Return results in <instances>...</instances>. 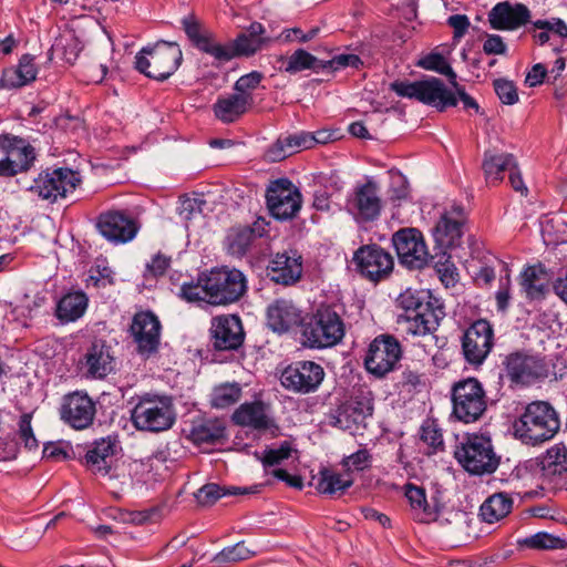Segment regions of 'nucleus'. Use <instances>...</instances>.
I'll return each mask as SVG.
<instances>
[{
	"instance_id": "50",
	"label": "nucleus",
	"mask_w": 567,
	"mask_h": 567,
	"mask_svg": "<svg viewBox=\"0 0 567 567\" xmlns=\"http://www.w3.org/2000/svg\"><path fill=\"white\" fill-rule=\"evenodd\" d=\"M179 297L187 302H207L208 291L205 282L202 280V274L198 275L196 281L184 282L181 286Z\"/></svg>"
},
{
	"instance_id": "42",
	"label": "nucleus",
	"mask_w": 567,
	"mask_h": 567,
	"mask_svg": "<svg viewBox=\"0 0 567 567\" xmlns=\"http://www.w3.org/2000/svg\"><path fill=\"white\" fill-rule=\"evenodd\" d=\"M329 424L343 431H352L365 419L363 408L358 402H346L332 410L329 415Z\"/></svg>"
},
{
	"instance_id": "34",
	"label": "nucleus",
	"mask_w": 567,
	"mask_h": 567,
	"mask_svg": "<svg viewBox=\"0 0 567 567\" xmlns=\"http://www.w3.org/2000/svg\"><path fill=\"white\" fill-rule=\"evenodd\" d=\"M520 286L530 300H543L549 290L550 275L542 264L526 267L520 276Z\"/></svg>"
},
{
	"instance_id": "20",
	"label": "nucleus",
	"mask_w": 567,
	"mask_h": 567,
	"mask_svg": "<svg viewBox=\"0 0 567 567\" xmlns=\"http://www.w3.org/2000/svg\"><path fill=\"white\" fill-rule=\"evenodd\" d=\"M95 413V403L87 393L75 391L63 396L60 416L72 429H87L93 424Z\"/></svg>"
},
{
	"instance_id": "25",
	"label": "nucleus",
	"mask_w": 567,
	"mask_h": 567,
	"mask_svg": "<svg viewBox=\"0 0 567 567\" xmlns=\"http://www.w3.org/2000/svg\"><path fill=\"white\" fill-rule=\"evenodd\" d=\"M536 471L548 484L560 485L567 477V447L563 443L550 446L535 460Z\"/></svg>"
},
{
	"instance_id": "58",
	"label": "nucleus",
	"mask_w": 567,
	"mask_h": 567,
	"mask_svg": "<svg viewBox=\"0 0 567 567\" xmlns=\"http://www.w3.org/2000/svg\"><path fill=\"white\" fill-rule=\"evenodd\" d=\"M362 64V60L357 54H339L330 60L323 61L322 71L334 72L348 66L359 69Z\"/></svg>"
},
{
	"instance_id": "39",
	"label": "nucleus",
	"mask_w": 567,
	"mask_h": 567,
	"mask_svg": "<svg viewBox=\"0 0 567 567\" xmlns=\"http://www.w3.org/2000/svg\"><path fill=\"white\" fill-rule=\"evenodd\" d=\"M235 424L255 430H268L272 420L267 415L261 401L241 404L231 416Z\"/></svg>"
},
{
	"instance_id": "32",
	"label": "nucleus",
	"mask_w": 567,
	"mask_h": 567,
	"mask_svg": "<svg viewBox=\"0 0 567 567\" xmlns=\"http://www.w3.org/2000/svg\"><path fill=\"white\" fill-rule=\"evenodd\" d=\"M311 132L300 131L293 134L281 135L267 150L266 158L270 162H280L286 157L302 151L311 148Z\"/></svg>"
},
{
	"instance_id": "41",
	"label": "nucleus",
	"mask_w": 567,
	"mask_h": 567,
	"mask_svg": "<svg viewBox=\"0 0 567 567\" xmlns=\"http://www.w3.org/2000/svg\"><path fill=\"white\" fill-rule=\"evenodd\" d=\"M261 485H252L251 487L220 486L215 483L203 485L195 497L200 505L209 506L215 504L224 496H237L259 493Z\"/></svg>"
},
{
	"instance_id": "54",
	"label": "nucleus",
	"mask_w": 567,
	"mask_h": 567,
	"mask_svg": "<svg viewBox=\"0 0 567 567\" xmlns=\"http://www.w3.org/2000/svg\"><path fill=\"white\" fill-rule=\"evenodd\" d=\"M52 49L56 52H61L62 59L72 64L78 59L79 52L81 51L78 39L73 35L60 37L55 40Z\"/></svg>"
},
{
	"instance_id": "63",
	"label": "nucleus",
	"mask_w": 567,
	"mask_h": 567,
	"mask_svg": "<svg viewBox=\"0 0 567 567\" xmlns=\"http://www.w3.org/2000/svg\"><path fill=\"white\" fill-rule=\"evenodd\" d=\"M318 32H319L318 28H312L308 32H303L299 28H292V29H287V30L282 31V33L280 34V38H282L284 41H286V42H291V41L298 40L301 43H306V42H309L310 40H312L313 38H316Z\"/></svg>"
},
{
	"instance_id": "26",
	"label": "nucleus",
	"mask_w": 567,
	"mask_h": 567,
	"mask_svg": "<svg viewBox=\"0 0 567 567\" xmlns=\"http://www.w3.org/2000/svg\"><path fill=\"white\" fill-rule=\"evenodd\" d=\"M266 275L277 285L292 286L301 278L302 258L297 252H278L269 260Z\"/></svg>"
},
{
	"instance_id": "53",
	"label": "nucleus",
	"mask_w": 567,
	"mask_h": 567,
	"mask_svg": "<svg viewBox=\"0 0 567 567\" xmlns=\"http://www.w3.org/2000/svg\"><path fill=\"white\" fill-rule=\"evenodd\" d=\"M183 29L189 41L199 50L212 37L209 32L203 31L199 22L193 17L187 16L182 20Z\"/></svg>"
},
{
	"instance_id": "51",
	"label": "nucleus",
	"mask_w": 567,
	"mask_h": 567,
	"mask_svg": "<svg viewBox=\"0 0 567 567\" xmlns=\"http://www.w3.org/2000/svg\"><path fill=\"white\" fill-rule=\"evenodd\" d=\"M199 51L212 55L219 64L227 63L235 58L230 41L221 44L216 42L213 37L206 41Z\"/></svg>"
},
{
	"instance_id": "5",
	"label": "nucleus",
	"mask_w": 567,
	"mask_h": 567,
	"mask_svg": "<svg viewBox=\"0 0 567 567\" xmlns=\"http://www.w3.org/2000/svg\"><path fill=\"white\" fill-rule=\"evenodd\" d=\"M202 280L208 291L207 303L227 306L237 302L248 289L246 276L236 268L214 267L202 272Z\"/></svg>"
},
{
	"instance_id": "9",
	"label": "nucleus",
	"mask_w": 567,
	"mask_h": 567,
	"mask_svg": "<svg viewBox=\"0 0 567 567\" xmlns=\"http://www.w3.org/2000/svg\"><path fill=\"white\" fill-rule=\"evenodd\" d=\"M451 401L452 416L466 424L478 421L487 409L483 384L473 377L453 383Z\"/></svg>"
},
{
	"instance_id": "19",
	"label": "nucleus",
	"mask_w": 567,
	"mask_h": 567,
	"mask_svg": "<svg viewBox=\"0 0 567 567\" xmlns=\"http://www.w3.org/2000/svg\"><path fill=\"white\" fill-rule=\"evenodd\" d=\"M358 271L370 281H380L393 269L392 256L378 245L360 247L353 257Z\"/></svg>"
},
{
	"instance_id": "4",
	"label": "nucleus",
	"mask_w": 567,
	"mask_h": 567,
	"mask_svg": "<svg viewBox=\"0 0 567 567\" xmlns=\"http://www.w3.org/2000/svg\"><path fill=\"white\" fill-rule=\"evenodd\" d=\"M183 53L174 42L158 41L135 55V69L150 79L165 81L178 69Z\"/></svg>"
},
{
	"instance_id": "44",
	"label": "nucleus",
	"mask_w": 567,
	"mask_h": 567,
	"mask_svg": "<svg viewBox=\"0 0 567 567\" xmlns=\"http://www.w3.org/2000/svg\"><path fill=\"white\" fill-rule=\"evenodd\" d=\"M189 435L197 444L215 443L226 436V426L221 420L208 419L194 423Z\"/></svg>"
},
{
	"instance_id": "16",
	"label": "nucleus",
	"mask_w": 567,
	"mask_h": 567,
	"mask_svg": "<svg viewBox=\"0 0 567 567\" xmlns=\"http://www.w3.org/2000/svg\"><path fill=\"white\" fill-rule=\"evenodd\" d=\"M400 262L409 269H423L429 265V254L423 235L416 228H401L392 236Z\"/></svg>"
},
{
	"instance_id": "48",
	"label": "nucleus",
	"mask_w": 567,
	"mask_h": 567,
	"mask_svg": "<svg viewBox=\"0 0 567 567\" xmlns=\"http://www.w3.org/2000/svg\"><path fill=\"white\" fill-rule=\"evenodd\" d=\"M427 266H432L435 269L441 281L445 284V286L455 284L457 272L447 251L442 250L435 255H431V260H429Z\"/></svg>"
},
{
	"instance_id": "45",
	"label": "nucleus",
	"mask_w": 567,
	"mask_h": 567,
	"mask_svg": "<svg viewBox=\"0 0 567 567\" xmlns=\"http://www.w3.org/2000/svg\"><path fill=\"white\" fill-rule=\"evenodd\" d=\"M352 484L353 480L349 473L342 475L331 470L322 468L317 483V489L319 493L332 495L337 492L346 491Z\"/></svg>"
},
{
	"instance_id": "13",
	"label": "nucleus",
	"mask_w": 567,
	"mask_h": 567,
	"mask_svg": "<svg viewBox=\"0 0 567 567\" xmlns=\"http://www.w3.org/2000/svg\"><path fill=\"white\" fill-rule=\"evenodd\" d=\"M402 357L400 342L390 334L378 336L369 346L364 365L371 374L383 378L395 369Z\"/></svg>"
},
{
	"instance_id": "23",
	"label": "nucleus",
	"mask_w": 567,
	"mask_h": 567,
	"mask_svg": "<svg viewBox=\"0 0 567 567\" xmlns=\"http://www.w3.org/2000/svg\"><path fill=\"white\" fill-rule=\"evenodd\" d=\"M349 210L362 221H373L379 218L382 202L379 196V186L372 181L355 187L353 196L348 200Z\"/></svg>"
},
{
	"instance_id": "29",
	"label": "nucleus",
	"mask_w": 567,
	"mask_h": 567,
	"mask_svg": "<svg viewBox=\"0 0 567 567\" xmlns=\"http://www.w3.org/2000/svg\"><path fill=\"white\" fill-rule=\"evenodd\" d=\"M264 227L258 223L254 226H235L228 229L224 239V247L228 255L234 257L246 256L256 240L262 236Z\"/></svg>"
},
{
	"instance_id": "3",
	"label": "nucleus",
	"mask_w": 567,
	"mask_h": 567,
	"mask_svg": "<svg viewBox=\"0 0 567 567\" xmlns=\"http://www.w3.org/2000/svg\"><path fill=\"white\" fill-rule=\"evenodd\" d=\"M344 333V322L333 305H320L302 324L303 344L310 349L334 347Z\"/></svg>"
},
{
	"instance_id": "33",
	"label": "nucleus",
	"mask_w": 567,
	"mask_h": 567,
	"mask_svg": "<svg viewBox=\"0 0 567 567\" xmlns=\"http://www.w3.org/2000/svg\"><path fill=\"white\" fill-rule=\"evenodd\" d=\"M116 440L111 436L95 441L84 456V463L93 473L107 475L112 467V456L115 453Z\"/></svg>"
},
{
	"instance_id": "30",
	"label": "nucleus",
	"mask_w": 567,
	"mask_h": 567,
	"mask_svg": "<svg viewBox=\"0 0 567 567\" xmlns=\"http://www.w3.org/2000/svg\"><path fill=\"white\" fill-rule=\"evenodd\" d=\"M8 177L28 172L37 158L35 150L25 140L8 135Z\"/></svg>"
},
{
	"instance_id": "21",
	"label": "nucleus",
	"mask_w": 567,
	"mask_h": 567,
	"mask_svg": "<svg viewBox=\"0 0 567 567\" xmlns=\"http://www.w3.org/2000/svg\"><path fill=\"white\" fill-rule=\"evenodd\" d=\"M466 212L461 205H453L445 210L433 229V237L439 251L455 248L461 245Z\"/></svg>"
},
{
	"instance_id": "40",
	"label": "nucleus",
	"mask_w": 567,
	"mask_h": 567,
	"mask_svg": "<svg viewBox=\"0 0 567 567\" xmlns=\"http://www.w3.org/2000/svg\"><path fill=\"white\" fill-rule=\"evenodd\" d=\"M405 496L414 519L420 523H430L437 518L439 505L436 502H427L424 488L409 483L405 485Z\"/></svg>"
},
{
	"instance_id": "27",
	"label": "nucleus",
	"mask_w": 567,
	"mask_h": 567,
	"mask_svg": "<svg viewBox=\"0 0 567 567\" xmlns=\"http://www.w3.org/2000/svg\"><path fill=\"white\" fill-rule=\"evenodd\" d=\"M530 20V11L523 3H497L488 13V21L494 30H516Z\"/></svg>"
},
{
	"instance_id": "10",
	"label": "nucleus",
	"mask_w": 567,
	"mask_h": 567,
	"mask_svg": "<svg viewBox=\"0 0 567 567\" xmlns=\"http://www.w3.org/2000/svg\"><path fill=\"white\" fill-rule=\"evenodd\" d=\"M505 377L512 388H524L547 377V367L539 355L516 350L502 360Z\"/></svg>"
},
{
	"instance_id": "47",
	"label": "nucleus",
	"mask_w": 567,
	"mask_h": 567,
	"mask_svg": "<svg viewBox=\"0 0 567 567\" xmlns=\"http://www.w3.org/2000/svg\"><path fill=\"white\" fill-rule=\"evenodd\" d=\"M415 65L445 75L452 85H456V73L446 59L439 52L432 51L423 55L416 61Z\"/></svg>"
},
{
	"instance_id": "2",
	"label": "nucleus",
	"mask_w": 567,
	"mask_h": 567,
	"mask_svg": "<svg viewBox=\"0 0 567 567\" xmlns=\"http://www.w3.org/2000/svg\"><path fill=\"white\" fill-rule=\"evenodd\" d=\"M560 429L557 411L545 401H535L513 422L514 436L523 444L538 446L550 441Z\"/></svg>"
},
{
	"instance_id": "7",
	"label": "nucleus",
	"mask_w": 567,
	"mask_h": 567,
	"mask_svg": "<svg viewBox=\"0 0 567 567\" xmlns=\"http://www.w3.org/2000/svg\"><path fill=\"white\" fill-rule=\"evenodd\" d=\"M454 456L471 475L493 474L499 465L492 441L484 435L472 434L456 446Z\"/></svg>"
},
{
	"instance_id": "37",
	"label": "nucleus",
	"mask_w": 567,
	"mask_h": 567,
	"mask_svg": "<svg viewBox=\"0 0 567 567\" xmlns=\"http://www.w3.org/2000/svg\"><path fill=\"white\" fill-rule=\"evenodd\" d=\"M323 60H319L305 49H297L291 55H278L275 68L279 72L297 74L306 70L322 71Z\"/></svg>"
},
{
	"instance_id": "8",
	"label": "nucleus",
	"mask_w": 567,
	"mask_h": 567,
	"mask_svg": "<svg viewBox=\"0 0 567 567\" xmlns=\"http://www.w3.org/2000/svg\"><path fill=\"white\" fill-rule=\"evenodd\" d=\"M390 90L401 97L414 99L440 112L456 106L458 102L454 92L449 90L441 79L434 76L414 82L394 81L390 84Z\"/></svg>"
},
{
	"instance_id": "36",
	"label": "nucleus",
	"mask_w": 567,
	"mask_h": 567,
	"mask_svg": "<svg viewBox=\"0 0 567 567\" xmlns=\"http://www.w3.org/2000/svg\"><path fill=\"white\" fill-rule=\"evenodd\" d=\"M87 305L89 298L85 292L71 291L58 300L54 315L62 324L75 322L83 317Z\"/></svg>"
},
{
	"instance_id": "6",
	"label": "nucleus",
	"mask_w": 567,
	"mask_h": 567,
	"mask_svg": "<svg viewBox=\"0 0 567 567\" xmlns=\"http://www.w3.org/2000/svg\"><path fill=\"white\" fill-rule=\"evenodd\" d=\"M131 421L138 431L159 433L176 422V413L169 396L145 395L131 411Z\"/></svg>"
},
{
	"instance_id": "15",
	"label": "nucleus",
	"mask_w": 567,
	"mask_h": 567,
	"mask_svg": "<svg viewBox=\"0 0 567 567\" xmlns=\"http://www.w3.org/2000/svg\"><path fill=\"white\" fill-rule=\"evenodd\" d=\"M323 368L313 361H297L286 367L280 375L281 385L291 392H316L324 379Z\"/></svg>"
},
{
	"instance_id": "12",
	"label": "nucleus",
	"mask_w": 567,
	"mask_h": 567,
	"mask_svg": "<svg viewBox=\"0 0 567 567\" xmlns=\"http://www.w3.org/2000/svg\"><path fill=\"white\" fill-rule=\"evenodd\" d=\"M462 353L465 361L474 367L484 363L494 347V329L486 319H477L463 332Z\"/></svg>"
},
{
	"instance_id": "11",
	"label": "nucleus",
	"mask_w": 567,
	"mask_h": 567,
	"mask_svg": "<svg viewBox=\"0 0 567 567\" xmlns=\"http://www.w3.org/2000/svg\"><path fill=\"white\" fill-rule=\"evenodd\" d=\"M80 182L78 174L69 167H48L33 179L29 190L43 200L55 203L74 192Z\"/></svg>"
},
{
	"instance_id": "22",
	"label": "nucleus",
	"mask_w": 567,
	"mask_h": 567,
	"mask_svg": "<svg viewBox=\"0 0 567 567\" xmlns=\"http://www.w3.org/2000/svg\"><path fill=\"white\" fill-rule=\"evenodd\" d=\"M99 233L113 244L131 241L137 234L136 221L122 212H107L99 216L96 221Z\"/></svg>"
},
{
	"instance_id": "55",
	"label": "nucleus",
	"mask_w": 567,
	"mask_h": 567,
	"mask_svg": "<svg viewBox=\"0 0 567 567\" xmlns=\"http://www.w3.org/2000/svg\"><path fill=\"white\" fill-rule=\"evenodd\" d=\"M528 547L535 549H558L565 548L566 542L547 533H537L524 542Z\"/></svg>"
},
{
	"instance_id": "14",
	"label": "nucleus",
	"mask_w": 567,
	"mask_h": 567,
	"mask_svg": "<svg viewBox=\"0 0 567 567\" xmlns=\"http://www.w3.org/2000/svg\"><path fill=\"white\" fill-rule=\"evenodd\" d=\"M161 330V321L152 311H140L134 315L130 333L142 359L147 360L158 352Z\"/></svg>"
},
{
	"instance_id": "46",
	"label": "nucleus",
	"mask_w": 567,
	"mask_h": 567,
	"mask_svg": "<svg viewBox=\"0 0 567 567\" xmlns=\"http://www.w3.org/2000/svg\"><path fill=\"white\" fill-rule=\"evenodd\" d=\"M241 386L237 382L216 385L210 395V404L216 409H226L236 404L241 398Z\"/></svg>"
},
{
	"instance_id": "60",
	"label": "nucleus",
	"mask_w": 567,
	"mask_h": 567,
	"mask_svg": "<svg viewBox=\"0 0 567 567\" xmlns=\"http://www.w3.org/2000/svg\"><path fill=\"white\" fill-rule=\"evenodd\" d=\"M421 440L432 449L427 454L435 453L443 449L442 432L434 423H425L422 425Z\"/></svg>"
},
{
	"instance_id": "62",
	"label": "nucleus",
	"mask_w": 567,
	"mask_h": 567,
	"mask_svg": "<svg viewBox=\"0 0 567 567\" xmlns=\"http://www.w3.org/2000/svg\"><path fill=\"white\" fill-rule=\"evenodd\" d=\"M371 454L368 450L362 449L357 451L355 453L344 457L342 460V465L347 468V471H363L370 466Z\"/></svg>"
},
{
	"instance_id": "64",
	"label": "nucleus",
	"mask_w": 567,
	"mask_h": 567,
	"mask_svg": "<svg viewBox=\"0 0 567 567\" xmlns=\"http://www.w3.org/2000/svg\"><path fill=\"white\" fill-rule=\"evenodd\" d=\"M169 264H171V258H168L162 254H156L152 258L151 262L147 264L146 270H147V272L151 274V276L159 277L166 272L167 268L169 267Z\"/></svg>"
},
{
	"instance_id": "31",
	"label": "nucleus",
	"mask_w": 567,
	"mask_h": 567,
	"mask_svg": "<svg viewBox=\"0 0 567 567\" xmlns=\"http://www.w3.org/2000/svg\"><path fill=\"white\" fill-rule=\"evenodd\" d=\"M254 105V96L231 93L218 96L213 105L214 115L221 123L229 124L238 121Z\"/></svg>"
},
{
	"instance_id": "17",
	"label": "nucleus",
	"mask_w": 567,
	"mask_h": 567,
	"mask_svg": "<svg viewBox=\"0 0 567 567\" xmlns=\"http://www.w3.org/2000/svg\"><path fill=\"white\" fill-rule=\"evenodd\" d=\"M270 214L279 220L291 219L301 208V194L288 179L271 183L266 194Z\"/></svg>"
},
{
	"instance_id": "38",
	"label": "nucleus",
	"mask_w": 567,
	"mask_h": 567,
	"mask_svg": "<svg viewBox=\"0 0 567 567\" xmlns=\"http://www.w3.org/2000/svg\"><path fill=\"white\" fill-rule=\"evenodd\" d=\"M516 158L509 153H495L486 151L482 163L485 179L491 185H496L504 178V174L516 168Z\"/></svg>"
},
{
	"instance_id": "56",
	"label": "nucleus",
	"mask_w": 567,
	"mask_h": 567,
	"mask_svg": "<svg viewBox=\"0 0 567 567\" xmlns=\"http://www.w3.org/2000/svg\"><path fill=\"white\" fill-rule=\"evenodd\" d=\"M494 91L501 102L506 105H513L518 102L517 87L513 81L497 79L493 82Z\"/></svg>"
},
{
	"instance_id": "57",
	"label": "nucleus",
	"mask_w": 567,
	"mask_h": 567,
	"mask_svg": "<svg viewBox=\"0 0 567 567\" xmlns=\"http://www.w3.org/2000/svg\"><path fill=\"white\" fill-rule=\"evenodd\" d=\"M264 75L259 71H251L245 75H241L234 84V92L238 95L252 96V91L256 90Z\"/></svg>"
},
{
	"instance_id": "43",
	"label": "nucleus",
	"mask_w": 567,
	"mask_h": 567,
	"mask_svg": "<svg viewBox=\"0 0 567 567\" xmlns=\"http://www.w3.org/2000/svg\"><path fill=\"white\" fill-rule=\"evenodd\" d=\"M513 507V499L504 494L496 493L489 496L480 508V516L488 524L501 520L506 517Z\"/></svg>"
},
{
	"instance_id": "49",
	"label": "nucleus",
	"mask_w": 567,
	"mask_h": 567,
	"mask_svg": "<svg viewBox=\"0 0 567 567\" xmlns=\"http://www.w3.org/2000/svg\"><path fill=\"white\" fill-rule=\"evenodd\" d=\"M270 38H251L246 33H240L231 42L235 58L237 56H250L259 51L264 44L270 42Z\"/></svg>"
},
{
	"instance_id": "61",
	"label": "nucleus",
	"mask_w": 567,
	"mask_h": 567,
	"mask_svg": "<svg viewBox=\"0 0 567 567\" xmlns=\"http://www.w3.org/2000/svg\"><path fill=\"white\" fill-rule=\"evenodd\" d=\"M32 413H23L19 420V436L28 450L39 446L31 426Z\"/></svg>"
},
{
	"instance_id": "52",
	"label": "nucleus",
	"mask_w": 567,
	"mask_h": 567,
	"mask_svg": "<svg viewBox=\"0 0 567 567\" xmlns=\"http://www.w3.org/2000/svg\"><path fill=\"white\" fill-rule=\"evenodd\" d=\"M251 551L245 546L244 542H239L233 546L225 547L213 558L216 564L236 563L248 559Z\"/></svg>"
},
{
	"instance_id": "28",
	"label": "nucleus",
	"mask_w": 567,
	"mask_h": 567,
	"mask_svg": "<svg viewBox=\"0 0 567 567\" xmlns=\"http://www.w3.org/2000/svg\"><path fill=\"white\" fill-rule=\"evenodd\" d=\"M267 319L269 328L275 332H287L303 324L302 311L291 301L280 299L268 307Z\"/></svg>"
},
{
	"instance_id": "35",
	"label": "nucleus",
	"mask_w": 567,
	"mask_h": 567,
	"mask_svg": "<svg viewBox=\"0 0 567 567\" xmlns=\"http://www.w3.org/2000/svg\"><path fill=\"white\" fill-rule=\"evenodd\" d=\"M37 74L38 69L34 64V58L30 54H24L17 66L2 71L0 87L7 90L22 87L34 81Z\"/></svg>"
},
{
	"instance_id": "18",
	"label": "nucleus",
	"mask_w": 567,
	"mask_h": 567,
	"mask_svg": "<svg viewBox=\"0 0 567 567\" xmlns=\"http://www.w3.org/2000/svg\"><path fill=\"white\" fill-rule=\"evenodd\" d=\"M209 338L216 351L238 350L245 340L243 322L237 315H220L212 318Z\"/></svg>"
},
{
	"instance_id": "1",
	"label": "nucleus",
	"mask_w": 567,
	"mask_h": 567,
	"mask_svg": "<svg viewBox=\"0 0 567 567\" xmlns=\"http://www.w3.org/2000/svg\"><path fill=\"white\" fill-rule=\"evenodd\" d=\"M402 309L396 323L402 331L413 337L433 333L445 317L443 303L430 290L406 289L396 299Z\"/></svg>"
},
{
	"instance_id": "59",
	"label": "nucleus",
	"mask_w": 567,
	"mask_h": 567,
	"mask_svg": "<svg viewBox=\"0 0 567 567\" xmlns=\"http://www.w3.org/2000/svg\"><path fill=\"white\" fill-rule=\"evenodd\" d=\"M291 451L290 444L288 442H284L278 449L265 450L260 461L264 467L279 465L282 461L290 457Z\"/></svg>"
},
{
	"instance_id": "24",
	"label": "nucleus",
	"mask_w": 567,
	"mask_h": 567,
	"mask_svg": "<svg viewBox=\"0 0 567 567\" xmlns=\"http://www.w3.org/2000/svg\"><path fill=\"white\" fill-rule=\"evenodd\" d=\"M85 375L103 380L114 371L115 358L111 344L103 339H94L83 355Z\"/></svg>"
}]
</instances>
